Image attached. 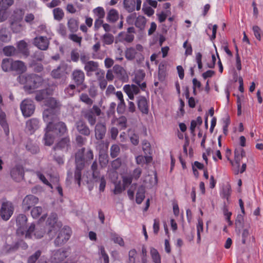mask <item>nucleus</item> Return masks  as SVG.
Instances as JSON below:
<instances>
[{
	"mask_svg": "<svg viewBox=\"0 0 263 263\" xmlns=\"http://www.w3.org/2000/svg\"><path fill=\"white\" fill-rule=\"evenodd\" d=\"M27 218L24 214H19L16 218V234L18 236H24L26 239H32L33 236L37 239L43 237L45 231L41 226H35L31 223L29 226L27 225Z\"/></svg>",
	"mask_w": 263,
	"mask_h": 263,
	"instance_id": "f257e3e1",
	"label": "nucleus"
},
{
	"mask_svg": "<svg viewBox=\"0 0 263 263\" xmlns=\"http://www.w3.org/2000/svg\"><path fill=\"white\" fill-rule=\"evenodd\" d=\"M67 131V128L65 123L62 121L47 125L44 137L45 144L50 146L53 143L56 137L63 135Z\"/></svg>",
	"mask_w": 263,
	"mask_h": 263,
	"instance_id": "f03ea898",
	"label": "nucleus"
},
{
	"mask_svg": "<svg viewBox=\"0 0 263 263\" xmlns=\"http://www.w3.org/2000/svg\"><path fill=\"white\" fill-rule=\"evenodd\" d=\"M17 80L20 83L24 85V89L28 93H32L35 89L39 87L43 82L42 78L35 74L20 75Z\"/></svg>",
	"mask_w": 263,
	"mask_h": 263,
	"instance_id": "7ed1b4c3",
	"label": "nucleus"
},
{
	"mask_svg": "<svg viewBox=\"0 0 263 263\" xmlns=\"http://www.w3.org/2000/svg\"><path fill=\"white\" fill-rule=\"evenodd\" d=\"M84 149L79 151L75 156L76 169L74 173V178L79 186L81 185L82 171L84 167Z\"/></svg>",
	"mask_w": 263,
	"mask_h": 263,
	"instance_id": "20e7f679",
	"label": "nucleus"
},
{
	"mask_svg": "<svg viewBox=\"0 0 263 263\" xmlns=\"http://www.w3.org/2000/svg\"><path fill=\"white\" fill-rule=\"evenodd\" d=\"M101 114V110L97 105H93L91 108L83 109L81 111L83 117L86 119L90 126H93L96 122V116H99Z\"/></svg>",
	"mask_w": 263,
	"mask_h": 263,
	"instance_id": "39448f33",
	"label": "nucleus"
},
{
	"mask_svg": "<svg viewBox=\"0 0 263 263\" xmlns=\"http://www.w3.org/2000/svg\"><path fill=\"white\" fill-rule=\"evenodd\" d=\"M46 223L49 234L52 232L55 234L62 227L61 223L57 222V215L55 213L50 215L47 219Z\"/></svg>",
	"mask_w": 263,
	"mask_h": 263,
	"instance_id": "423d86ee",
	"label": "nucleus"
},
{
	"mask_svg": "<svg viewBox=\"0 0 263 263\" xmlns=\"http://www.w3.org/2000/svg\"><path fill=\"white\" fill-rule=\"evenodd\" d=\"M71 234V230L68 227H65L62 229L54 240V243L57 246L64 244L69 239Z\"/></svg>",
	"mask_w": 263,
	"mask_h": 263,
	"instance_id": "0eeeda50",
	"label": "nucleus"
},
{
	"mask_svg": "<svg viewBox=\"0 0 263 263\" xmlns=\"http://www.w3.org/2000/svg\"><path fill=\"white\" fill-rule=\"evenodd\" d=\"M21 109L24 117H29L31 116L34 111L35 105L32 100L25 99L20 105Z\"/></svg>",
	"mask_w": 263,
	"mask_h": 263,
	"instance_id": "6e6552de",
	"label": "nucleus"
},
{
	"mask_svg": "<svg viewBox=\"0 0 263 263\" xmlns=\"http://www.w3.org/2000/svg\"><path fill=\"white\" fill-rule=\"evenodd\" d=\"M14 208L11 202L3 203L1 209V215L4 220H8L13 213Z\"/></svg>",
	"mask_w": 263,
	"mask_h": 263,
	"instance_id": "1a4fd4ad",
	"label": "nucleus"
},
{
	"mask_svg": "<svg viewBox=\"0 0 263 263\" xmlns=\"http://www.w3.org/2000/svg\"><path fill=\"white\" fill-rule=\"evenodd\" d=\"M39 202V199L32 195H27L23 200L22 209L25 212L28 211Z\"/></svg>",
	"mask_w": 263,
	"mask_h": 263,
	"instance_id": "9d476101",
	"label": "nucleus"
},
{
	"mask_svg": "<svg viewBox=\"0 0 263 263\" xmlns=\"http://www.w3.org/2000/svg\"><path fill=\"white\" fill-rule=\"evenodd\" d=\"M33 44L40 50H46L48 48L49 41L47 37L40 36L34 39Z\"/></svg>",
	"mask_w": 263,
	"mask_h": 263,
	"instance_id": "9b49d317",
	"label": "nucleus"
},
{
	"mask_svg": "<svg viewBox=\"0 0 263 263\" xmlns=\"http://www.w3.org/2000/svg\"><path fill=\"white\" fill-rule=\"evenodd\" d=\"M106 127L105 122H98L95 128V137L97 139L101 140L105 137Z\"/></svg>",
	"mask_w": 263,
	"mask_h": 263,
	"instance_id": "f8f14e48",
	"label": "nucleus"
},
{
	"mask_svg": "<svg viewBox=\"0 0 263 263\" xmlns=\"http://www.w3.org/2000/svg\"><path fill=\"white\" fill-rule=\"evenodd\" d=\"M71 78L77 86L82 85L85 80L84 72L81 70L75 69L72 72Z\"/></svg>",
	"mask_w": 263,
	"mask_h": 263,
	"instance_id": "ddd939ff",
	"label": "nucleus"
},
{
	"mask_svg": "<svg viewBox=\"0 0 263 263\" xmlns=\"http://www.w3.org/2000/svg\"><path fill=\"white\" fill-rule=\"evenodd\" d=\"M43 119L45 122L47 123V125L53 124L57 119V115L55 111L52 109H46L43 114Z\"/></svg>",
	"mask_w": 263,
	"mask_h": 263,
	"instance_id": "4468645a",
	"label": "nucleus"
},
{
	"mask_svg": "<svg viewBox=\"0 0 263 263\" xmlns=\"http://www.w3.org/2000/svg\"><path fill=\"white\" fill-rule=\"evenodd\" d=\"M112 70L120 80L123 82H126L127 81L128 77L126 70L123 67L116 64L114 66Z\"/></svg>",
	"mask_w": 263,
	"mask_h": 263,
	"instance_id": "2eb2a0df",
	"label": "nucleus"
},
{
	"mask_svg": "<svg viewBox=\"0 0 263 263\" xmlns=\"http://www.w3.org/2000/svg\"><path fill=\"white\" fill-rule=\"evenodd\" d=\"M10 175L15 181L17 182L21 181L24 177L23 168L20 165L15 166L11 170Z\"/></svg>",
	"mask_w": 263,
	"mask_h": 263,
	"instance_id": "dca6fc26",
	"label": "nucleus"
},
{
	"mask_svg": "<svg viewBox=\"0 0 263 263\" xmlns=\"http://www.w3.org/2000/svg\"><path fill=\"white\" fill-rule=\"evenodd\" d=\"M123 90L130 100H134V95H137L140 91L139 87L134 84L124 85Z\"/></svg>",
	"mask_w": 263,
	"mask_h": 263,
	"instance_id": "f3484780",
	"label": "nucleus"
},
{
	"mask_svg": "<svg viewBox=\"0 0 263 263\" xmlns=\"http://www.w3.org/2000/svg\"><path fill=\"white\" fill-rule=\"evenodd\" d=\"M68 256V252L65 250L59 249L53 252L52 259L54 263L63 261Z\"/></svg>",
	"mask_w": 263,
	"mask_h": 263,
	"instance_id": "a211bd4d",
	"label": "nucleus"
},
{
	"mask_svg": "<svg viewBox=\"0 0 263 263\" xmlns=\"http://www.w3.org/2000/svg\"><path fill=\"white\" fill-rule=\"evenodd\" d=\"M77 130L80 134L85 136H89L90 134V130L89 127L86 124L84 121L80 120L76 123Z\"/></svg>",
	"mask_w": 263,
	"mask_h": 263,
	"instance_id": "6ab92c4d",
	"label": "nucleus"
},
{
	"mask_svg": "<svg viewBox=\"0 0 263 263\" xmlns=\"http://www.w3.org/2000/svg\"><path fill=\"white\" fill-rule=\"evenodd\" d=\"M39 127V121L36 118H32L26 122V128L30 134L34 132Z\"/></svg>",
	"mask_w": 263,
	"mask_h": 263,
	"instance_id": "aec40b11",
	"label": "nucleus"
},
{
	"mask_svg": "<svg viewBox=\"0 0 263 263\" xmlns=\"http://www.w3.org/2000/svg\"><path fill=\"white\" fill-rule=\"evenodd\" d=\"M11 70L15 71L19 73H23L26 71L27 66L23 61H14L12 62Z\"/></svg>",
	"mask_w": 263,
	"mask_h": 263,
	"instance_id": "412c9836",
	"label": "nucleus"
},
{
	"mask_svg": "<svg viewBox=\"0 0 263 263\" xmlns=\"http://www.w3.org/2000/svg\"><path fill=\"white\" fill-rule=\"evenodd\" d=\"M25 11L23 9L16 8L11 14L9 21H21L22 22Z\"/></svg>",
	"mask_w": 263,
	"mask_h": 263,
	"instance_id": "4be33fe9",
	"label": "nucleus"
},
{
	"mask_svg": "<svg viewBox=\"0 0 263 263\" xmlns=\"http://www.w3.org/2000/svg\"><path fill=\"white\" fill-rule=\"evenodd\" d=\"M66 69L64 64H60L56 69L51 71V76L54 79H60L65 75Z\"/></svg>",
	"mask_w": 263,
	"mask_h": 263,
	"instance_id": "5701e85b",
	"label": "nucleus"
},
{
	"mask_svg": "<svg viewBox=\"0 0 263 263\" xmlns=\"http://www.w3.org/2000/svg\"><path fill=\"white\" fill-rule=\"evenodd\" d=\"M70 139L68 137L62 138L55 146V149H61L67 151L70 148Z\"/></svg>",
	"mask_w": 263,
	"mask_h": 263,
	"instance_id": "b1692460",
	"label": "nucleus"
},
{
	"mask_svg": "<svg viewBox=\"0 0 263 263\" xmlns=\"http://www.w3.org/2000/svg\"><path fill=\"white\" fill-rule=\"evenodd\" d=\"M9 22L10 29L13 33H20L24 28V25L21 21H9Z\"/></svg>",
	"mask_w": 263,
	"mask_h": 263,
	"instance_id": "393cba45",
	"label": "nucleus"
},
{
	"mask_svg": "<svg viewBox=\"0 0 263 263\" xmlns=\"http://www.w3.org/2000/svg\"><path fill=\"white\" fill-rule=\"evenodd\" d=\"M18 53H21L26 58L29 55V51L27 48V44L23 40L17 43Z\"/></svg>",
	"mask_w": 263,
	"mask_h": 263,
	"instance_id": "a878e982",
	"label": "nucleus"
},
{
	"mask_svg": "<svg viewBox=\"0 0 263 263\" xmlns=\"http://www.w3.org/2000/svg\"><path fill=\"white\" fill-rule=\"evenodd\" d=\"M138 107L139 110L144 114H147L148 112V107L147 100L144 97H139L138 101Z\"/></svg>",
	"mask_w": 263,
	"mask_h": 263,
	"instance_id": "bb28decb",
	"label": "nucleus"
},
{
	"mask_svg": "<svg viewBox=\"0 0 263 263\" xmlns=\"http://www.w3.org/2000/svg\"><path fill=\"white\" fill-rule=\"evenodd\" d=\"M119 14L117 10L115 9H111L107 12L106 20L110 23H114L119 19Z\"/></svg>",
	"mask_w": 263,
	"mask_h": 263,
	"instance_id": "cd10ccee",
	"label": "nucleus"
},
{
	"mask_svg": "<svg viewBox=\"0 0 263 263\" xmlns=\"http://www.w3.org/2000/svg\"><path fill=\"white\" fill-rule=\"evenodd\" d=\"M85 70L87 72H96L99 69V64L97 62L89 61L84 66Z\"/></svg>",
	"mask_w": 263,
	"mask_h": 263,
	"instance_id": "c85d7f7f",
	"label": "nucleus"
},
{
	"mask_svg": "<svg viewBox=\"0 0 263 263\" xmlns=\"http://www.w3.org/2000/svg\"><path fill=\"white\" fill-rule=\"evenodd\" d=\"M0 124L4 129V130L6 135H8L9 133V129L8 124L6 120V115L4 112L1 110L0 108Z\"/></svg>",
	"mask_w": 263,
	"mask_h": 263,
	"instance_id": "c756f323",
	"label": "nucleus"
},
{
	"mask_svg": "<svg viewBox=\"0 0 263 263\" xmlns=\"http://www.w3.org/2000/svg\"><path fill=\"white\" fill-rule=\"evenodd\" d=\"M118 38V42H122L123 41H126L128 43H131L134 39V35L121 32L119 33Z\"/></svg>",
	"mask_w": 263,
	"mask_h": 263,
	"instance_id": "7c9ffc66",
	"label": "nucleus"
},
{
	"mask_svg": "<svg viewBox=\"0 0 263 263\" xmlns=\"http://www.w3.org/2000/svg\"><path fill=\"white\" fill-rule=\"evenodd\" d=\"M145 187L141 185L138 187L136 201L138 204H140L145 198Z\"/></svg>",
	"mask_w": 263,
	"mask_h": 263,
	"instance_id": "2f4dec72",
	"label": "nucleus"
},
{
	"mask_svg": "<svg viewBox=\"0 0 263 263\" xmlns=\"http://www.w3.org/2000/svg\"><path fill=\"white\" fill-rule=\"evenodd\" d=\"M3 52L5 55L8 57L17 56L18 51L17 49L12 46H7L4 48Z\"/></svg>",
	"mask_w": 263,
	"mask_h": 263,
	"instance_id": "473e14b6",
	"label": "nucleus"
},
{
	"mask_svg": "<svg viewBox=\"0 0 263 263\" xmlns=\"http://www.w3.org/2000/svg\"><path fill=\"white\" fill-rule=\"evenodd\" d=\"M136 0H124L123 6L128 12H133L135 10Z\"/></svg>",
	"mask_w": 263,
	"mask_h": 263,
	"instance_id": "72a5a7b5",
	"label": "nucleus"
},
{
	"mask_svg": "<svg viewBox=\"0 0 263 263\" xmlns=\"http://www.w3.org/2000/svg\"><path fill=\"white\" fill-rule=\"evenodd\" d=\"M67 26L70 32L74 33L78 31L79 28V22L74 18L69 19L67 23Z\"/></svg>",
	"mask_w": 263,
	"mask_h": 263,
	"instance_id": "f704fd0d",
	"label": "nucleus"
},
{
	"mask_svg": "<svg viewBox=\"0 0 263 263\" xmlns=\"http://www.w3.org/2000/svg\"><path fill=\"white\" fill-rule=\"evenodd\" d=\"M101 39L104 45H111L114 41V36L110 33H105L101 37Z\"/></svg>",
	"mask_w": 263,
	"mask_h": 263,
	"instance_id": "c9c22d12",
	"label": "nucleus"
},
{
	"mask_svg": "<svg viewBox=\"0 0 263 263\" xmlns=\"http://www.w3.org/2000/svg\"><path fill=\"white\" fill-rule=\"evenodd\" d=\"M28 247L27 243L23 240L18 241L13 246H12L10 249L13 251L17 250L18 248L22 250H26Z\"/></svg>",
	"mask_w": 263,
	"mask_h": 263,
	"instance_id": "e433bc0d",
	"label": "nucleus"
},
{
	"mask_svg": "<svg viewBox=\"0 0 263 263\" xmlns=\"http://www.w3.org/2000/svg\"><path fill=\"white\" fill-rule=\"evenodd\" d=\"M111 240L115 243H117L121 247L124 246V242L123 238L118 234L115 233H111L110 234Z\"/></svg>",
	"mask_w": 263,
	"mask_h": 263,
	"instance_id": "4c0bfd02",
	"label": "nucleus"
},
{
	"mask_svg": "<svg viewBox=\"0 0 263 263\" xmlns=\"http://www.w3.org/2000/svg\"><path fill=\"white\" fill-rule=\"evenodd\" d=\"M93 179L95 182L99 183V191L101 192H104L106 183L104 176H100V175H99V177L93 178Z\"/></svg>",
	"mask_w": 263,
	"mask_h": 263,
	"instance_id": "58836bf2",
	"label": "nucleus"
},
{
	"mask_svg": "<svg viewBox=\"0 0 263 263\" xmlns=\"http://www.w3.org/2000/svg\"><path fill=\"white\" fill-rule=\"evenodd\" d=\"M46 105L48 106V109H54L59 106V103L53 98H49L46 100Z\"/></svg>",
	"mask_w": 263,
	"mask_h": 263,
	"instance_id": "ea45409f",
	"label": "nucleus"
},
{
	"mask_svg": "<svg viewBox=\"0 0 263 263\" xmlns=\"http://www.w3.org/2000/svg\"><path fill=\"white\" fill-rule=\"evenodd\" d=\"M150 253L153 260L155 263H161V257L156 249L154 248H151Z\"/></svg>",
	"mask_w": 263,
	"mask_h": 263,
	"instance_id": "a19ab883",
	"label": "nucleus"
},
{
	"mask_svg": "<svg viewBox=\"0 0 263 263\" xmlns=\"http://www.w3.org/2000/svg\"><path fill=\"white\" fill-rule=\"evenodd\" d=\"M146 19L144 16H139L135 22V26L140 29L142 30L144 28L146 24Z\"/></svg>",
	"mask_w": 263,
	"mask_h": 263,
	"instance_id": "79ce46f5",
	"label": "nucleus"
},
{
	"mask_svg": "<svg viewBox=\"0 0 263 263\" xmlns=\"http://www.w3.org/2000/svg\"><path fill=\"white\" fill-rule=\"evenodd\" d=\"M12 62L10 59H5L3 60L2 63V68L4 71L11 70Z\"/></svg>",
	"mask_w": 263,
	"mask_h": 263,
	"instance_id": "37998d69",
	"label": "nucleus"
},
{
	"mask_svg": "<svg viewBox=\"0 0 263 263\" xmlns=\"http://www.w3.org/2000/svg\"><path fill=\"white\" fill-rule=\"evenodd\" d=\"M54 18L57 21H61L64 17V12L60 8H56L53 10Z\"/></svg>",
	"mask_w": 263,
	"mask_h": 263,
	"instance_id": "c03bdc74",
	"label": "nucleus"
},
{
	"mask_svg": "<svg viewBox=\"0 0 263 263\" xmlns=\"http://www.w3.org/2000/svg\"><path fill=\"white\" fill-rule=\"evenodd\" d=\"M137 52L133 47L127 49L125 51V58L128 60H133L135 59Z\"/></svg>",
	"mask_w": 263,
	"mask_h": 263,
	"instance_id": "a18cd8bd",
	"label": "nucleus"
},
{
	"mask_svg": "<svg viewBox=\"0 0 263 263\" xmlns=\"http://www.w3.org/2000/svg\"><path fill=\"white\" fill-rule=\"evenodd\" d=\"M10 37L6 28H2L0 30V40L3 42H8L10 41Z\"/></svg>",
	"mask_w": 263,
	"mask_h": 263,
	"instance_id": "49530a36",
	"label": "nucleus"
},
{
	"mask_svg": "<svg viewBox=\"0 0 263 263\" xmlns=\"http://www.w3.org/2000/svg\"><path fill=\"white\" fill-rule=\"evenodd\" d=\"M41 254L42 252L40 250L36 251L28 258L27 263H35L41 256Z\"/></svg>",
	"mask_w": 263,
	"mask_h": 263,
	"instance_id": "de8ad7c7",
	"label": "nucleus"
},
{
	"mask_svg": "<svg viewBox=\"0 0 263 263\" xmlns=\"http://www.w3.org/2000/svg\"><path fill=\"white\" fill-rule=\"evenodd\" d=\"M80 100L89 106H91L93 103V100L85 93L81 94L80 96Z\"/></svg>",
	"mask_w": 263,
	"mask_h": 263,
	"instance_id": "09e8293b",
	"label": "nucleus"
},
{
	"mask_svg": "<svg viewBox=\"0 0 263 263\" xmlns=\"http://www.w3.org/2000/svg\"><path fill=\"white\" fill-rule=\"evenodd\" d=\"M243 216L241 214H238L237 216V218L235 220V225L236 228V231H238V232L240 233V229L243 227Z\"/></svg>",
	"mask_w": 263,
	"mask_h": 263,
	"instance_id": "8fccbe9b",
	"label": "nucleus"
},
{
	"mask_svg": "<svg viewBox=\"0 0 263 263\" xmlns=\"http://www.w3.org/2000/svg\"><path fill=\"white\" fill-rule=\"evenodd\" d=\"M242 158L241 157H235L234 158V162L230 160V163L234 168L235 174H238L239 172V168L240 166V161Z\"/></svg>",
	"mask_w": 263,
	"mask_h": 263,
	"instance_id": "3c124183",
	"label": "nucleus"
},
{
	"mask_svg": "<svg viewBox=\"0 0 263 263\" xmlns=\"http://www.w3.org/2000/svg\"><path fill=\"white\" fill-rule=\"evenodd\" d=\"M110 156L112 158H114L117 157L119 155L120 152V148L118 145L114 144L110 147Z\"/></svg>",
	"mask_w": 263,
	"mask_h": 263,
	"instance_id": "603ef678",
	"label": "nucleus"
},
{
	"mask_svg": "<svg viewBox=\"0 0 263 263\" xmlns=\"http://www.w3.org/2000/svg\"><path fill=\"white\" fill-rule=\"evenodd\" d=\"M47 96V90L46 89H43L40 90L36 92L35 96V100L37 101H41L42 100L45 99Z\"/></svg>",
	"mask_w": 263,
	"mask_h": 263,
	"instance_id": "864d4df0",
	"label": "nucleus"
},
{
	"mask_svg": "<svg viewBox=\"0 0 263 263\" xmlns=\"http://www.w3.org/2000/svg\"><path fill=\"white\" fill-rule=\"evenodd\" d=\"M43 209L41 206H35L32 209L31 214L33 218H37L41 215Z\"/></svg>",
	"mask_w": 263,
	"mask_h": 263,
	"instance_id": "5fc2aeb1",
	"label": "nucleus"
},
{
	"mask_svg": "<svg viewBox=\"0 0 263 263\" xmlns=\"http://www.w3.org/2000/svg\"><path fill=\"white\" fill-rule=\"evenodd\" d=\"M108 177L112 182L116 183L118 178V174L116 170H110L108 171Z\"/></svg>",
	"mask_w": 263,
	"mask_h": 263,
	"instance_id": "6e6d98bb",
	"label": "nucleus"
},
{
	"mask_svg": "<svg viewBox=\"0 0 263 263\" xmlns=\"http://www.w3.org/2000/svg\"><path fill=\"white\" fill-rule=\"evenodd\" d=\"M93 12L99 18H103L105 16V12L102 7H98L93 9Z\"/></svg>",
	"mask_w": 263,
	"mask_h": 263,
	"instance_id": "4d7b16f0",
	"label": "nucleus"
},
{
	"mask_svg": "<svg viewBox=\"0 0 263 263\" xmlns=\"http://www.w3.org/2000/svg\"><path fill=\"white\" fill-rule=\"evenodd\" d=\"M26 148L28 151L30 152L32 154H36L39 152V147L30 142L26 144Z\"/></svg>",
	"mask_w": 263,
	"mask_h": 263,
	"instance_id": "13d9d810",
	"label": "nucleus"
},
{
	"mask_svg": "<svg viewBox=\"0 0 263 263\" xmlns=\"http://www.w3.org/2000/svg\"><path fill=\"white\" fill-rule=\"evenodd\" d=\"M197 242L199 243L201 239L200 233L203 231V221L202 219H198L197 226Z\"/></svg>",
	"mask_w": 263,
	"mask_h": 263,
	"instance_id": "bf43d9fd",
	"label": "nucleus"
},
{
	"mask_svg": "<svg viewBox=\"0 0 263 263\" xmlns=\"http://www.w3.org/2000/svg\"><path fill=\"white\" fill-rule=\"evenodd\" d=\"M91 170L92 172V178H95L99 177L100 172L98 168V164L96 161L92 163L91 166Z\"/></svg>",
	"mask_w": 263,
	"mask_h": 263,
	"instance_id": "052dcab7",
	"label": "nucleus"
},
{
	"mask_svg": "<svg viewBox=\"0 0 263 263\" xmlns=\"http://www.w3.org/2000/svg\"><path fill=\"white\" fill-rule=\"evenodd\" d=\"M14 3L13 0H0V7L4 9H7Z\"/></svg>",
	"mask_w": 263,
	"mask_h": 263,
	"instance_id": "680f3d73",
	"label": "nucleus"
},
{
	"mask_svg": "<svg viewBox=\"0 0 263 263\" xmlns=\"http://www.w3.org/2000/svg\"><path fill=\"white\" fill-rule=\"evenodd\" d=\"M142 149L145 155L151 154L150 144L147 141L144 140L142 141Z\"/></svg>",
	"mask_w": 263,
	"mask_h": 263,
	"instance_id": "e2e57ef3",
	"label": "nucleus"
},
{
	"mask_svg": "<svg viewBox=\"0 0 263 263\" xmlns=\"http://www.w3.org/2000/svg\"><path fill=\"white\" fill-rule=\"evenodd\" d=\"M76 85L74 84L69 85L65 89V92L69 97H72L75 93Z\"/></svg>",
	"mask_w": 263,
	"mask_h": 263,
	"instance_id": "0e129e2a",
	"label": "nucleus"
},
{
	"mask_svg": "<svg viewBox=\"0 0 263 263\" xmlns=\"http://www.w3.org/2000/svg\"><path fill=\"white\" fill-rule=\"evenodd\" d=\"M99 161L100 164L102 166H105L107 165L108 162V156L107 154H102L100 155Z\"/></svg>",
	"mask_w": 263,
	"mask_h": 263,
	"instance_id": "69168bd1",
	"label": "nucleus"
},
{
	"mask_svg": "<svg viewBox=\"0 0 263 263\" xmlns=\"http://www.w3.org/2000/svg\"><path fill=\"white\" fill-rule=\"evenodd\" d=\"M31 57L37 61H42L44 58L43 52L40 51H35Z\"/></svg>",
	"mask_w": 263,
	"mask_h": 263,
	"instance_id": "338daca9",
	"label": "nucleus"
},
{
	"mask_svg": "<svg viewBox=\"0 0 263 263\" xmlns=\"http://www.w3.org/2000/svg\"><path fill=\"white\" fill-rule=\"evenodd\" d=\"M137 254V251L133 249L128 252L129 263H135V256Z\"/></svg>",
	"mask_w": 263,
	"mask_h": 263,
	"instance_id": "774afa93",
	"label": "nucleus"
}]
</instances>
